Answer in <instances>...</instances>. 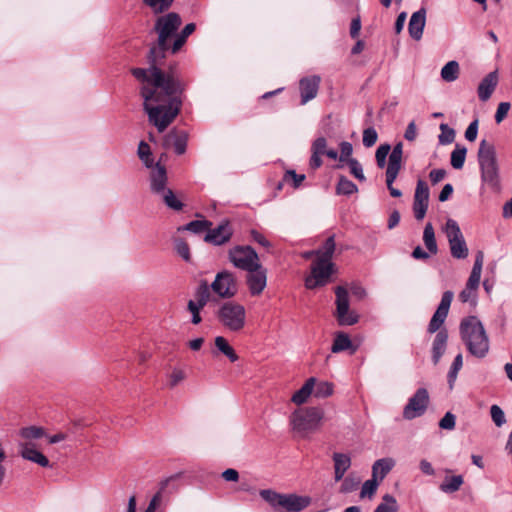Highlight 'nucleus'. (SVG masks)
Instances as JSON below:
<instances>
[{"label":"nucleus","instance_id":"obj_14","mask_svg":"<svg viewBox=\"0 0 512 512\" xmlns=\"http://www.w3.org/2000/svg\"><path fill=\"white\" fill-rule=\"evenodd\" d=\"M310 504V498L305 496H298L296 494H282L279 507L283 508L286 512H300Z\"/></svg>","mask_w":512,"mask_h":512},{"label":"nucleus","instance_id":"obj_54","mask_svg":"<svg viewBox=\"0 0 512 512\" xmlns=\"http://www.w3.org/2000/svg\"><path fill=\"white\" fill-rule=\"evenodd\" d=\"M175 249L183 260L189 262L191 259L189 245L182 239L175 240Z\"/></svg>","mask_w":512,"mask_h":512},{"label":"nucleus","instance_id":"obj_25","mask_svg":"<svg viewBox=\"0 0 512 512\" xmlns=\"http://www.w3.org/2000/svg\"><path fill=\"white\" fill-rule=\"evenodd\" d=\"M333 460L335 469V480L340 481L343 478L345 472L350 467L351 460L349 456L341 453H334Z\"/></svg>","mask_w":512,"mask_h":512},{"label":"nucleus","instance_id":"obj_18","mask_svg":"<svg viewBox=\"0 0 512 512\" xmlns=\"http://www.w3.org/2000/svg\"><path fill=\"white\" fill-rule=\"evenodd\" d=\"M150 174V188L154 194L159 195L163 191L167 190V172L164 166L160 163H156L155 166L151 168Z\"/></svg>","mask_w":512,"mask_h":512},{"label":"nucleus","instance_id":"obj_27","mask_svg":"<svg viewBox=\"0 0 512 512\" xmlns=\"http://www.w3.org/2000/svg\"><path fill=\"white\" fill-rule=\"evenodd\" d=\"M214 343L216 350L226 356L231 362H236L238 360V355L225 337L217 336Z\"/></svg>","mask_w":512,"mask_h":512},{"label":"nucleus","instance_id":"obj_58","mask_svg":"<svg viewBox=\"0 0 512 512\" xmlns=\"http://www.w3.org/2000/svg\"><path fill=\"white\" fill-rule=\"evenodd\" d=\"M428 209V203L421 202L420 200L413 201V212L414 216L417 220H422L427 212Z\"/></svg>","mask_w":512,"mask_h":512},{"label":"nucleus","instance_id":"obj_62","mask_svg":"<svg viewBox=\"0 0 512 512\" xmlns=\"http://www.w3.org/2000/svg\"><path fill=\"white\" fill-rule=\"evenodd\" d=\"M478 133V120L472 121L465 131V138L468 141H474L477 138Z\"/></svg>","mask_w":512,"mask_h":512},{"label":"nucleus","instance_id":"obj_34","mask_svg":"<svg viewBox=\"0 0 512 512\" xmlns=\"http://www.w3.org/2000/svg\"><path fill=\"white\" fill-rule=\"evenodd\" d=\"M459 64L456 61H449L441 69V77L446 82H453L459 76Z\"/></svg>","mask_w":512,"mask_h":512},{"label":"nucleus","instance_id":"obj_41","mask_svg":"<svg viewBox=\"0 0 512 512\" xmlns=\"http://www.w3.org/2000/svg\"><path fill=\"white\" fill-rule=\"evenodd\" d=\"M317 250L319 252V256L317 257V259H326L327 261H331L332 255L335 250L334 237H328L323 246Z\"/></svg>","mask_w":512,"mask_h":512},{"label":"nucleus","instance_id":"obj_17","mask_svg":"<svg viewBox=\"0 0 512 512\" xmlns=\"http://www.w3.org/2000/svg\"><path fill=\"white\" fill-rule=\"evenodd\" d=\"M188 136L184 131L171 130L164 137V147L173 148L175 153L182 155L186 151Z\"/></svg>","mask_w":512,"mask_h":512},{"label":"nucleus","instance_id":"obj_33","mask_svg":"<svg viewBox=\"0 0 512 512\" xmlns=\"http://www.w3.org/2000/svg\"><path fill=\"white\" fill-rule=\"evenodd\" d=\"M463 482L461 475L446 477L440 485V490L444 493H454L460 489Z\"/></svg>","mask_w":512,"mask_h":512},{"label":"nucleus","instance_id":"obj_29","mask_svg":"<svg viewBox=\"0 0 512 512\" xmlns=\"http://www.w3.org/2000/svg\"><path fill=\"white\" fill-rule=\"evenodd\" d=\"M402 156H403V144H402V142H399L393 147V149L389 155V160H388L386 170L400 171L401 163H402Z\"/></svg>","mask_w":512,"mask_h":512},{"label":"nucleus","instance_id":"obj_46","mask_svg":"<svg viewBox=\"0 0 512 512\" xmlns=\"http://www.w3.org/2000/svg\"><path fill=\"white\" fill-rule=\"evenodd\" d=\"M154 13H161L167 10L174 0H142Z\"/></svg>","mask_w":512,"mask_h":512},{"label":"nucleus","instance_id":"obj_15","mask_svg":"<svg viewBox=\"0 0 512 512\" xmlns=\"http://www.w3.org/2000/svg\"><path fill=\"white\" fill-rule=\"evenodd\" d=\"M232 234L233 230L230 224L225 221L214 229L209 228L204 239L206 242L212 243L214 245H223L230 240Z\"/></svg>","mask_w":512,"mask_h":512},{"label":"nucleus","instance_id":"obj_64","mask_svg":"<svg viewBox=\"0 0 512 512\" xmlns=\"http://www.w3.org/2000/svg\"><path fill=\"white\" fill-rule=\"evenodd\" d=\"M162 496L161 491H158L151 499L148 507L145 509L144 512H155L157 507L159 506L161 502Z\"/></svg>","mask_w":512,"mask_h":512},{"label":"nucleus","instance_id":"obj_13","mask_svg":"<svg viewBox=\"0 0 512 512\" xmlns=\"http://www.w3.org/2000/svg\"><path fill=\"white\" fill-rule=\"evenodd\" d=\"M20 456L28 461L34 462L41 467H50L48 458L35 448L30 442H18Z\"/></svg>","mask_w":512,"mask_h":512},{"label":"nucleus","instance_id":"obj_32","mask_svg":"<svg viewBox=\"0 0 512 512\" xmlns=\"http://www.w3.org/2000/svg\"><path fill=\"white\" fill-rule=\"evenodd\" d=\"M334 392V385L329 381H318L316 379L313 396L318 399L330 397Z\"/></svg>","mask_w":512,"mask_h":512},{"label":"nucleus","instance_id":"obj_48","mask_svg":"<svg viewBox=\"0 0 512 512\" xmlns=\"http://www.w3.org/2000/svg\"><path fill=\"white\" fill-rule=\"evenodd\" d=\"M441 134L439 135L440 144H450L454 141L455 131L450 128L447 124H440Z\"/></svg>","mask_w":512,"mask_h":512},{"label":"nucleus","instance_id":"obj_26","mask_svg":"<svg viewBox=\"0 0 512 512\" xmlns=\"http://www.w3.org/2000/svg\"><path fill=\"white\" fill-rule=\"evenodd\" d=\"M394 462L392 459L383 458L377 460L372 467V476L377 480H382L392 469Z\"/></svg>","mask_w":512,"mask_h":512},{"label":"nucleus","instance_id":"obj_37","mask_svg":"<svg viewBox=\"0 0 512 512\" xmlns=\"http://www.w3.org/2000/svg\"><path fill=\"white\" fill-rule=\"evenodd\" d=\"M467 149L464 146L456 145L455 149L451 153V166L454 169H462L466 159Z\"/></svg>","mask_w":512,"mask_h":512},{"label":"nucleus","instance_id":"obj_53","mask_svg":"<svg viewBox=\"0 0 512 512\" xmlns=\"http://www.w3.org/2000/svg\"><path fill=\"white\" fill-rule=\"evenodd\" d=\"M490 414L493 422L497 427H501L506 422L505 414L498 405L491 406Z\"/></svg>","mask_w":512,"mask_h":512},{"label":"nucleus","instance_id":"obj_4","mask_svg":"<svg viewBox=\"0 0 512 512\" xmlns=\"http://www.w3.org/2000/svg\"><path fill=\"white\" fill-rule=\"evenodd\" d=\"M478 162L482 181L493 190H499V169L496 151L494 145L487 140H482L479 144Z\"/></svg>","mask_w":512,"mask_h":512},{"label":"nucleus","instance_id":"obj_60","mask_svg":"<svg viewBox=\"0 0 512 512\" xmlns=\"http://www.w3.org/2000/svg\"><path fill=\"white\" fill-rule=\"evenodd\" d=\"M250 236L253 241L258 243L262 247L266 248L267 250H269L272 247L271 242L262 233L258 232L257 230H251Z\"/></svg>","mask_w":512,"mask_h":512},{"label":"nucleus","instance_id":"obj_59","mask_svg":"<svg viewBox=\"0 0 512 512\" xmlns=\"http://www.w3.org/2000/svg\"><path fill=\"white\" fill-rule=\"evenodd\" d=\"M336 192L339 195H350L352 193V182L344 177L339 179Z\"/></svg>","mask_w":512,"mask_h":512},{"label":"nucleus","instance_id":"obj_2","mask_svg":"<svg viewBox=\"0 0 512 512\" xmlns=\"http://www.w3.org/2000/svg\"><path fill=\"white\" fill-rule=\"evenodd\" d=\"M460 335L471 355L479 359L486 357L490 348L489 338L477 317L469 316L461 321Z\"/></svg>","mask_w":512,"mask_h":512},{"label":"nucleus","instance_id":"obj_42","mask_svg":"<svg viewBox=\"0 0 512 512\" xmlns=\"http://www.w3.org/2000/svg\"><path fill=\"white\" fill-rule=\"evenodd\" d=\"M398 174H399V171H396V170H386V173H385L387 188L389 190L390 195L394 198H399L402 196V192L393 186V183H394L395 179L397 178Z\"/></svg>","mask_w":512,"mask_h":512},{"label":"nucleus","instance_id":"obj_31","mask_svg":"<svg viewBox=\"0 0 512 512\" xmlns=\"http://www.w3.org/2000/svg\"><path fill=\"white\" fill-rule=\"evenodd\" d=\"M453 297H454V294L452 291H445L442 295L440 304L433 316L437 317L438 319H441L442 321H445V319L448 315L449 308H450L451 302L453 300Z\"/></svg>","mask_w":512,"mask_h":512},{"label":"nucleus","instance_id":"obj_22","mask_svg":"<svg viewBox=\"0 0 512 512\" xmlns=\"http://www.w3.org/2000/svg\"><path fill=\"white\" fill-rule=\"evenodd\" d=\"M350 349H352V338L350 335L343 331L334 332L331 352L333 354H338Z\"/></svg>","mask_w":512,"mask_h":512},{"label":"nucleus","instance_id":"obj_19","mask_svg":"<svg viewBox=\"0 0 512 512\" xmlns=\"http://www.w3.org/2000/svg\"><path fill=\"white\" fill-rule=\"evenodd\" d=\"M426 23V10L421 8L414 12L408 24V31L410 36L415 40H420L423 34V29Z\"/></svg>","mask_w":512,"mask_h":512},{"label":"nucleus","instance_id":"obj_51","mask_svg":"<svg viewBox=\"0 0 512 512\" xmlns=\"http://www.w3.org/2000/svg\"><path fill=\"white\" fill-rule=\"evenodd\" d=\"M305 179V175L304 174H296V172L294 170H288L285 175H284V178L283 180L286 182V183H292V186L294 188H298L302 182L304 181Z\"/></svg>","mask_w":512,"mask_h":512},{"label":"nucleus","instance_id":"obj_35","mask_svg":"<svg viewBox=\"0 0 512 512\" xmlns=\"http://www.w3.org/2000/svg\"><path fill=\"white\" fill-rule=\"evenodd\" d=\"M210 289L211 287L207 284V282L202 281L196 290L195 300H193L194 304L204 307L210 299Z\"/></svg>","mask_w":512,"mask_h":512},{"label":"nucleus","instance_id":"obj_24","mask_svg":"<svg viewBox=\"0 0 512 512\" xmlns=\"http://www.w3.org/2000/svg\"><path fill=\"white\" fill-rule=\"evenodd\" d=\"M315 382V377L308 378L303 386L293 394L291 401L296 405H301L307 402L308 398L313 395Z\"/></svg>","mask_w":512,"mask_h":512},{"label":"nucleus","instance_id":"obj_23","mask_svg":"<svg viewBox=\"0 0 512 512\" xmlns=\"http://www.w3.org/2000/svg\"><path fill=\"white\" fill-rule=\"evenodd\" d=\"M448 334L445 330H440L433 341L432 345V361L436 365L439 363L447 346Z\"/></svg>","mask_w":512,"mask_h":512},{"label":"nucleus","instance_id":"obj_39","mask_svg":"<svg viewBox=\"0 0 512 512\" xmlns=\"http://www.w3.org/2000/svg\"><path fill=\"white\" fill-rule=\"evenodd\" d=\"M137 154L147 168H152L154 166V160L150 146L145 141H141L139 143Z\"/></svg>","mask_w":512,"mask_h":512},{"label":"nucleus","instance_id":"obj_9","mask_svg":"<svg viewBox=\"0 0 512 512\" xmlns=\"http://www.w3.org/2000/svg\"><path fill=\"white\" fill-rule=\"evenodd\" d=\"M429 404V394L425 388H419L408 400L403 409V417L407 420L423 415Z\"/></svg>","mask_w":512,"mask_h":512},{"label":"nucleus","instance_id":"obj_57","mask_svg":"<svg viewBox=\"0 0 512 512\" xmlns=\"http://www.w3.org/2000/svg\"><path fill=\"white\" fill-rule=\"evenodd\" d=\"M187 308L192 315L191 322L195 325L199 324L202 321L200 311L203 309V307L197 306L196 304H194L193 300H189Z\"/></svg>","mask_w":512,"mask_h":512},{"label":"nucleus","instance_id":"obj_47","mask_svg":"<svg viewBox=\"0 0 512 512\" xmlns=\"http://www.w3.org/2000/svg\"><path fill=\"white\" fill-rule=\"evenodd\" d=\"M185 379L186 372L181 368L175 367L168 376V386L174 388Z\"/></svg>","mask_w":512,"mask_h":512},{"label":"nucleus","instance_id":"obj_12","mask_svg":"<svg viewBox=\"0 0 512 512\" xmlns=\"http://www.w3.org/2000/svg\"><path fill=\"white\" fill-rule=\"evenodd\" d=\"M336 319L340 326L352 325V315L348 313L349 310V296L346 289L339 286L336 288Z\"/></svg>","mask_w":512,"mask_h":512},{"label":"nucleus","instance_id":"obj_43","mask_svg":"<svg viewBox=\"0 0 512 512\" xmlns=\"http://www.w3.org/2000/svg\"><path fill=\"white\" fill-rule=\"evenodd\" d=\"M398 506L395 498L389 494L383 497V502L380 503L374 512H397Z\"/></svg>","mask_w":512,"mask_h":512},{"label":"nucleus","instance_id":"obj_63","mask_svg":"<svg viewBox=\"0 0 512 512\" xmlns=\"http://www.w3.org/2000/svg\"><path fill=\"white\" fill-rule=\"evenodd\" d=\"M446 176V171L444 169H434L430 172L429 178L432 184H437L442 181Z\"/></svg>","mask_w":512,"mask_h":512},{"label":"nucleus","instance_id":"obj_55","mask_svg":"<svg viewBox=\"0 0 512 512\" xmlns=\"http://www.w3.org/2000/svg\"><path fill=\"white\" fill-rule=\"evenodd\" d=\"M352 145L348 142H343L341 144V154H340V161L345 162L350 169L352 170Z\"/></svg>","mask_w":512,"mask_h":512},{"label":"nucleus","instance_id":"obj_56","mask_svg":"<svg viewBox=\"0 0 512 512\" xmlns=\"http://www.w3.org/2000/svg\"><path fill=\"white\" fill-rule=\"evenodd\" d=\"M456 425V417L453 413L447 412L439 422V427L444 430H453Z\"/></svg>","mask_w":512,"mask_h":512},{"label":"nucleus","instance_id":"obj_1","mask_svg":"<svg viewBox=\"0 0 512 512\" xmlns=\"http://www.w3.org/2000/svg\"><path fill=\"white\" fill-rule=\"evenodd\" d=\"M181 18L175 12L157 18L155 31L158 34L157 45L150 48L149 68H133L132 75L142 83L141 96L149 122L159 132H163L177 117L182 106L181 94L184 86L175 73L161 69L165 52L170 48L169 40L181 25Z\"/></svg>","mask_w":512,"mask_h":512},{"label":"nucleus","instance_id":"obj_50","mask_svg":"<svg viewBox=\"0 0 512 512\" xmlns=\"http://www.w3.org/2000/svg\"><path fill=\"white\" fill-rule=\"evenodd\" d=\"M281 495L282 494L270 489L260 491V496L273 507H279L278 502L280 501Z\"/></svg>","mask_w":512,"mask_h":512},{"label":"nucleus","instance_id":"obj_21","mask_svg":"<svg viewBox=\"0 0 512 512\" xmlns=\"http://www.w3.org/2000/svg\"><path fill=\"white\" fill-rule=\"evenodd\" d=\"M327 141L324 137H318L311 146L312 155L310 158V167L317 169L322 165L321 156L327 151Z\"/></svg>","mask_w":512,"mask_h":512},{"label":"nucleus","instance_id":"obj_28","mask_svg":"<svg viewBox=\"0 0 512 512\" xmlns=\"http://www.w3.org/2000/svg\"><path fill=\"white\" fill-rule=\"evenodd\" d=\"M20 440L18 442H30L45 436V430L38 426L24 427L19 430Z\"/></svg>","mask_w":512,"mask_h":512},{"label":"nucleus","instance_id":"obj_10","mask_svg":"<svg viewBox=\"0 0 512 512\" xmlns=\"http://www.w3.org/2000/svg\"><path fill=\"white\" fill-rule=\"evenodd\" d=\"M210 287L221 298H231L237 292L236 279L233 273L227 270L217 273Z\"/></svg>","mask_w":512,"mask_h":512},{"label":"nucleus","instance_id":"obj_11","mask_svg":"<svg viewBox=\"0 0 512 512\" xmlns=\"http://www.w3.org/2000/svg\"><path fill=\"white\" fill-rule=\"evenodd\" d=\"M246 284L252 296L262 294L267 286V269L261 264L254 270H247Z\"/></svg>","mask_w":512,"mask_h":512},{"label":"nucleus","instance_id":"obj_49","mask_svg":"<svg viewBox=\"0 0 512 512\" xmlns=\"http://www.w3.org/2000/svg\"><path fill=\"white\" fill-rule=\"evenodd\" d=\"M377 487H378V480L372 476V479L367 480L363 484L361 492H360V497L361 498H365V497L371 498L375 494Z\"/></svg>","mask_w":512,"mask_h":512},{"label":"nucleus","instance_id":"obj_44","mask_svg":"<svg viewBox=\"0 0 512 512\" xmlns=\"http://www.w3.org/2000/svg\"><path fill=\"white\" fill-rule=\"evenodd\" d=\"M429 195V187L427 183L424 180L419 179L415 189L414 200H420L421 202L429 204Z\"/></svg>","mask_w":512,"mask_h":512},{"label":"nucleus","instance_id":"obj_8","mask_svg":"<svg viewBox=\"0 0 512 512\" xmlns=\"http://www.w3.org/2000/svg\"><path fill=\"white\" fill-rule=\"evenodd\" d=\"M446 233L449 241L451 255L457 259L466 258L468 256V248L460 227L455 220H447Z\"/></svg>","mask_w":512,"mask_h":512},{"label":"nucleus","instance_id":"obj_7","mask_svg":"<svg viewBox=\"0 0 512 512\" xmlns=\"http://www.w3.org/2000/svg\"><path fill=\"white\" fill-rule=\"evenodd\" d=\"M228 258L234 267L243 271L254 270L260 261L257 252L251 246H235L228 252Z\"/></svg>","mask_w":512,"mask_h":512},{"label":"nucleus","instance_id":"obj_6","mask_svg":"<svg viewBox=\"0 0 512 512\" xmlns=\"http://www.w3.org/2000/svg\"><path fill=\"white\" fill-rule=\"evenodd\" d=\"M334 272V264L326 259H314L310 267V274L305 278L307 289H316L327 285Z\"/></svg>","mask_w":512,"mask_h":512},{"label":"nucleus","instance_id":"obj_61","mask_svg":"<svg viewBox=\"0 0 512 512\" xmlns=\"http://www.w3.org/2000/svg\"><path fill=\"white\" fill-rule=\"evenodd\" d=\"M509 110H510V103H508V102L499 103L496 113H495L496 123H498V124L501 123L506 118Z\"/></svg>","mask_w":512,"mask_h":512},{"label":"nucleus","instance_id":"obj_3","mask_svg":"<svg viewBox=\"0 0 512 512\" xmlns=\"http://www.w3.org/2000/svg\"><path fill=\"white\" fill-rule=\"evenodd\" d=\"M324 410L321 407H305L296 409L290 416L292 430L302 437L319 429L324 419Z\"/></svg>","mask_w":512,"mask_h":512},{"label":"nucleus","instance_id":"obj_36","mask_svg":"<svg viewBox=\"0 0 512 512\" xmlns=\"http://www.w3.org/2000/svg\"><path fill=\"white\" fill-rule=\"evenodd\" d=\"M195 28L196 25L194 23H189L183 28L181 34L176 36L171 46L172 53H176L180 50V48L184 45L186 38L195 31Z\"/></svg>","mask_w":512,"mask_h":512},{"label":"nucleus","instance_id":"obj_16","mask_svg":"<svg viewBox=\"0 0 512 512\" xmlns=\"http://www.w3.org/2000/svg\"><path fill=\"white\" fill-rule=\"evenodd\" d=\"M320 81L321 79L317 75L304 77L300 80L301 104L304 105L316 97Z\"/></svg>","mask_w":512,"mask_h":512},{"label":"nucleus","instance_id":"obj_38","mask_svg":"<svg viewBox=\"0 0 512 512\" xmlns=\"http://www.w3.org/2000/svg\"><path fill=\"white\" fill-rule=\"evenodd\" d=\"M165 205L175 211H180L183 208V203L176 197L171 189H167L159 194Z\"/></svg>","mask_w":512,"mask_h":512},{"label":"nucleus","instance_id":"obj_5","mask_svg":"<svg viewBox=\"0 0 512 512\" xmlns=\"http://www.w3.org/2000/svg\"><path fill=\"white\" fill-rule=\"evenodd\" d=\"M216 316L219 323L230 332H240L246 325V309L235 301L224 302Z\"/></svg>","mask_w":512,"mask_h":512},{"label":"nucleus","instance_id":"obj_20","mask_svg":"<svg viewBox=\"0 0 512 512\" xmlns=\"http://www.w3.org/2000/svg\"><path fill=\"white\" fill-rule=\"evenodd\" d=\"M498 84L497 71L487 74L478 86V96L481 101H487Z\"/></svg>","mask_w":512,"mask_h":512},{"label":"nucleus","instance_id":"obj_52","mask_svg":"<svg viewBox=\"0 0 512 512\" xmlns=\"http://www.w3.org/2000/svg\"><path fill=\"white\" fill-rule=\"evenodd\" d=\"M378 139L377 131L373 127H369L363 131V145L365 147H372Z\"/></svg>","mask_w":512,"mask_h":512},{"label":"nucleus","instance_id":"obj_40","mask_svg":"<svg viewBox=\"0 0 512 512\" xmlns=\"http://www.w3.org/2000/svg\"><path fill=\"white\" fill-rule=\"evenodd\" d=\"M462 366H463V357H462V354H458L454 358V361L451 365V368H450V370L448 372V376H447L450 389L453 388L454 383L457 379L458 372L461 370Z\"/></svg>","mask_w":512,"mask_h":512},{"label":"nucleus","instance_id":"obj_45","mask_svg":"<svg viewBox=\"0 0 512 512\" xmlns=\"http://www.w3.org/2000/svg\"><path fill=\"white\" fill-rule=\"evenodd\" d=\"M211 225V222L208 220H194L185 225L183 229L193 233H202L208 230Z\"/></svg>","mask_w":512,"mask_h":512},{"label":"nucleus","instance_id":"obj_30","mask_svg":"<svg viewBox=\"0 0 512 512\" xmlns=\"http://www.w3.org/2000/svg\"><path fill=\"white\" fill-rule=\"evenodd\" d=\"M423 242L428 252L435 255L438 252V246L435 238L434 228L431 223L425 225L423 231Z\"/></svg>","mask_w":512,"mask_h":512}]
</instances>
